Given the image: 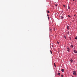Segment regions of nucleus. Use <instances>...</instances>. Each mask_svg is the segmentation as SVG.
Segmentation results:
<instances>
[{
  "mask_svg": "<svg viewBox=\"0 0 77 77\" xmlns=\"http://www.w3.org/2000/svg\"><path fill=\"white\" fill-rule=\"evenodd\" d=\"M54 29H55L54 28Z\"/></svg>",
  "mask_w": 77,
  "mask_h": 77,
  "instance_id": "obj_30",
  "label": "nucleus"
},
{
  "mask_svg": "<svg viewBox=\"0 0 77 77\" xmlns=\"http://www.w3.org/2000/svg\"><path fill=\"white\" fill-rule=\"evenodd\" d=\"M60 17L61 18V19H62L63 18V16H61Z\"/></svg>",
  "mask_w": 77,
  "mask_h": 77,
  "instance_id": "obj_9",
  "label": "nucleus"
},
{
  "mask_svg": "<svg viewBox=\"0 0 77 77\" xmlns=\"http://www.w3.org/2000/svg\"><path fill=\"white\" fill-rule=\"evenodd\" d=\"M54 65H56V63H54Z\"/></svg>",
  "mask_w": 77,
  "mask_h": 77,
  "instance_id": "obj_21",
  "label": "nucleus"
},
{
  "mask_svg": "<svg viewBox=\"0 0 77 77\" xmlns=\"http://www.w3.org/2000/svg\"><path fill=\"white\" fill-rule=\"evenodd\" d=\"M70 61H71V63H72V62H73V60H72L71 59L70 60Z\"/></svg>",
  "mask_w": 77,
  "mask_h": 77,
  "instance_id": "obj_7",
  "label": "nucleus"
},
{
  "mask_svg": "<svg viewBox=\"0 0 77 77\" xmlns=\"http://www.w3.org/2000/svg\"><path fill=\"white\" fill-rule=\"evenodd\" d=\"M67 30H69V26H67Z\"/></svg>",
  "mask_w": 77,
  "mask_h": 77,
  "instance_id": "obj_4",
  "label": "nucleus"
},
{
  "mask_svg": "<svg viewBox=\"0 0 77 77\" xmlns=\"http://www.w3.org/2000/svg\"><path fill=\"white\" fill-rule=\"evenodd\" d=\"M54 67H56V65H54Z\"/></svg>",
  "mask_w": 77,
  "mask_h": 77,
  "instance_id": "obj_26",
  "label": "nucleus"
},
{
  "mask_svg": "<svg viewBox=\"0 0 77 77\" xmlns=\"http://www.w3.org/2000/svg\"><path fill=\"white\" fill-rule=\"evenodd\" d=\"M55 6H56V7H57V5H55Z\"/></svg>",
  "mask_w": 77,
  "mask_h": 77,
  "instance_id": "obj_18",
  "label": "nucleus"
},
{
  "mask_svg": "<svg viewBox=\"0 0 77 77\" xmlns=\"http://www.w3.org/2000/svg\"><path fill=\"white\" fill-rule=\"evenodd\" d=\"M64 36L65 39H66V36L64 35Z\"/></svg>",
  "mask_w": 77,
  "mask_h": 77,
  "instance_id": "obj_10",
  "label": "nucleus"
},
{
  "mask_svg": "<svg viewBox=\"0 0 77 77\" xmlns=\"http://www.w3.org/2000/svg\"><path fill=\"white\" fill-rule=\"evenodd\" d=\"M73 75H76V71H73Z\"/></svg>",
  "mask_w": 77,
  "mask_h": 77,
  "instance_id": "obj_1",
  "label": "nucleus"
},
{
  "mask_svg": "<svg viewBox=\"0 0 77 77\" xmlns=\"http://www.w3.org/2000/svg\"><path fill=\"white\" fill-rule=\"evenodd\" d=\"M48 20H49V17H48Z\"/></svg>",
  "mask_w": 77,
  "mask_h": 77,
  "instance_id": "obj_23",
  "label": "nucleus"
},
{
  "mask_svg": "<svg viewBox=\"0 0 77 77\" xmlns=\"http://www.w3.org/2000/svg\"><path fill=\"white\" fill-rule=\"evenodd\" d=\"M57 42L58 44H59V42Z\"/></svg>",
  "mask_w": 77,
  "mask_h": 77,
  "instance_id": "obj_24",
  "label": "nucleus"
},
{
  "mask_svg": "<svg viewBox=\"0 0 77 77\" xmlns=\"http://www.w3.org/2000/svg\"><path fill=\"white\" fill-rule=\"evenodd\" d=\"M63 6H64V8H66L65 5H63Z\"/></svg>",
  "mask_w": 77,
  "mask_h": 77,
  "instance_id": "obj_16",
  "label": "nucleus"
},
{
  "mask_svg": "<svg viewBox=\"0 0 77 77\" xmlns=\"http://www.w3.org/2000/svg\"><path fill=\"white\" fill-rule=\"evenodd\" d=\"M50 52L51 54H52V51H51V50H50Z\"/></svg>",
  "mask_w": 77,
  "mask_h": 77,
  "instance_id": "obj_11",
  "label": "nucleus"
},
{
  "mask_svg": "<svg viewBox=\"0 0 77 77\" xmlns=\"http://www.w3.org/2000/svg\"><path fill=\"white\" fill-rule=\"evenodd\" d=\"M48 14H49V13H50V11H48Z\"/></svg>",
  "mask_w": 77,
  "mask_h": 77,
  "instance_id": "obj_13",
  "label": "nucleus"
},
{
  "mask_svg": "<svg viewBox=\"0 0 77 77\" xmlns=\"http://www.w3.org/2000/svg\"><path fill=\"white\" fill-rule=\"evenodd\" d=\"M68 16L69 17H71V16L69 15H68Z\"/></svg>",
  "mask_w": 77,
  "mask_h": 77,
  "instance_id": "obj_19",
  "label": "nucleus"
},
{
  "mask_svg": "<svg viewBox=\"0 0 77 77\" xmlns=\"http://www.w3.org/2000/svg\"><path fill=\"white\" fill-rule=\"evenodd\" d=\"M70 9V8H69V6H68V9Z\"/></svg>",
  "mask_w": 77,
  "mask_h": 77,
  "instance_id": "obj_15",
  "label": "nucleus"
},
{
  "mask_svg": "<svg viewBox=\"0 0 77 77\" xmlns=\"http://www.w3.org/2000/svg\"><path fill=\"white\" fill-rule=\"evenodd\" d=\"M70 51V49H69V48H68V47L67 48V51L69 52V51Z\"/></svg>",
  "mask_w": 77,
  "mask_h": 77,
  "instance_id": "obj_2",
  "label": "nucleus"
},
{
  "mask_svg": "<svg viewBox=\"0 0 77 77\" xmlns=\"http://www.w3.org/2000/svg\"><path fill=\"white\" fill-rule=\"evenodd\" d=\"M73 1H74V0H73Z\"/></svg>",
  "mask_w": 77,
  "mask_h": 77,
  "instance_id": "obj_29",
  "label": "nucleus"
},
{
  "mask_svg": "<svg viewBox=\"0 0 77 77\" xmlns=\"http://www.w3.org/2000/svg\"><path fill=\"white\" fill-rule=\"evenodd\" d=\"M74 16H75V14H74Z\"/></svg>",
  "mask_w": 77,
  "mask_h": 77,
  "instance_id": "obj_27",
  "label": "nucleus"
},
{
  "mask_svg": "<svg viewBox=\"0 0 77 77\" xmlns=\"http://www.w3.org/2000/svg\"><path fill=\"white\" fill-rule=\"evenodd\" d=\"M73 52H74V53H77V51H76V50H74V51H73Z\"/></svg>",
  "mask_w": 77,
  "mask_h": 77,
  "instance_id": "obj_3",
  "label": "nucleus"
},
{
  "mask_svg": "<svg viewBox=\"0 0 77 77\" xmlns=\"http://www.w3.org/2000/svg\"><path fill=\"white\" fill-rule=\"evenodd\" d=\"M69 38L70 40H71V37H69Z\"/></svg>",
  "mask_w": 77,
  "mask_h": 77,
  "instance_id": "obj_17",
  "label": "nucleus"
},
{
  "mask_svg": "<svg viewBox=\"0 0 77 77\" xmlns=\"http://www.w3.org/2000/svg\"><path fill=\"white\" fill-rule=\"evenodd\" d=\"M61 75L62 77H63V75Z\"/></svg>",
  "mask_w": 77,
  "mask_h": 77,
  "instance_id": "obj_22",
  "label": "nucleus"
},
{
  "mask_svg": "<svg viewBox=\"0 0 77 77\" xmlns=\"http://www.w3.org/2000/svg\"><path fill=\"white\" fill-rule=\"evenodd\" d=\"M50 31L51 32V29H50Z\"/></svg>",
  "mask_w": 77,
  "mask_h": 77,
  "instance_id": "obj_20",
  "label": "nucleus"
},
{
  "mask_svg": "<svg viewBox=\"0 0 77 77\" xmlns=\"http://www.w3.org/2000/svg\"><path fill=\"white\" fill-rule=\"evenodd\" d=\"M47 16H48V17L49 15L48 14H47Z\"/></svg>",
  "mask_w": 77,
  "mask_h": 77,
  "instance_id": "obj_25",
  "label": "nucleus"
},
{
  "mask_svg": "<svg viewBox=\"0 0 77 77\" xmlns=\"http://www.w3.org/2000/svg\"><path fill=\"white\" fill-rule=\"evenodd\" d=\"M52 47H53V45H52Z\"/></svg>",
  "mask_w": 77,
  "mask_h": 77,
  "instance_id": "obj_28",
  "label": "nucleus"
},
{
  "mask_svg": "<svg viewBox=\"0 0 77 77\" xmlns=\"http://www.w3.org/2000/svg\"><path fill=\"white\" fill-rule=\"evenodd\" d=\"M70 47H71L72 48H73V47H74V46H73V45H71Z\"/></svg>",
  "mask_w": 77,
  "mask_h": 77,
  "instance_id": "obj_8",
  "label": "nucleus"
},
{
  "mask_svg": "<svg viewBox=\"0 0 77 77\" xmlns=\"http://www.w3.org/2000/svg\"><path fill=\"white\" fill-rule=\"evenodd\" d=\"M69 31H68L67 32V35H69Z\"/></svg>",
  "mask_w": 77,
  "mask_h": 77,
  "instance_id": "obj_6",
  "label": "nucleus"
},
{
  "mask_svg": "<svg viewBox=\"0 0 77 77\" xmlns=\"http://www.w3.org/2000/svg\"><path fill=\"white\" fill-rule=\"evenodd\" d=\"M77 37L76 36V37L75 38V39H77Z\"/></svg>",
  "mask_w": 77,
  "mask_h": 77,
  "instance_id": "obj_12",
  "label": "nucleus"
},
{
  "mask_svg": "<svg viewBox=\"0 0 77 77\" xmlns=\"http://www.w3.org/2000/svg\"><path fill=\"white\" fill-rule=\"evenodd\" d=\"M60 73H59L58 74V75H60Z\"/></svg>",
  "mask_w": 77,
  "mask_h": 77,
  "instance_id": "obj_14",
  "label": "nucleus"
},
{
  "mask_svg": "<svg viewBox=\"0 0 77 77\" xmlns=\"http://www.w3.org/2000/svg\"><path fill=\"white\" fill-rule=\"evenodd\" d=\"M61 71H62L63 72H64V69H61Z\"/></svg>",
  "mask_w": 77,
  "mask_h": 77,
  "instance_id": "obj_5",
  "label": "nucleus"
}]
</instances>
